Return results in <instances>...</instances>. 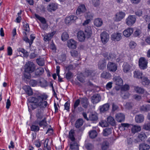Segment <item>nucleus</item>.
Returning a JSON list of instances; mask_svg holds the SVG:
<instances>
[{"label":"nucleus","instance_id":"nucleus-18","mask_svg":"<svg viewBox=\"0 0 150 150\" xmlns=\"http://www.w3.org/2000/svg\"><path fill=\"white\" fill-rule=\"evenodd\" d=\"M133 28H129L125 30L123 32L124 35L126 37H129L133 33Z\"/></svg>","mask_w":150,"mask_h":150},{"label":"nucleus","instance_id":"nucleus-23","mask_svg":"<svg viewBox=\"0 0 150 150\" xmlns=\"http://www.w3.org/2000/svg\"><path fill=\"white\" fill-rule=\"evenodd\" d=\"M55 33V31H53L50 33L47 34L44 36V40L45 41H49L52 38Z\"/></svg>","mask_w":150,"mask_h":150},{"label":"nucleus","instance_id":"nucleus-42","mask_svg":"<svg viewBox=\"0 0 150 150\" xmlns=\"http://www.w3.org/2000/svg\"><path fill=\"white\" fill-rule=\"evenodd\" d=\"M23 29L26 31V33H28L30 31V28L29 24L26 22L23 23Z\"/></svg>","mask_w":150,"mask_h":150},{"label":"nucleus","instance_id":"nucleus-2","mask_svg":"<svg viewBox=\"0 0 150 150\" xmlns=\"http://www.w3.org/2000/svg\"><path fill=\"white\" fill-rule=\"evenodd\" d=\"M47 98V95L38 93V108H40L42 111L47 105V102L45 101Z\"/></svg>","mask_w":150,"mask_h":150},{"label":"nucleus","instance_id":"nucleus-3","mask_svg":"<svg viewBox=\"0 0 150 150\" xmlns=\"http://www.w3.org/2000/svg\"><path fill=\"white\" fill-rule=\"evenodd\" d=\"M28 105L29 109L31 108L34 109L38 107V99L34 97H30L28 98Z\"/></svg>","mask_w":150,"mask_h":150},{"label":"nucleus","instance_id":"nucleus-47","mask_svg":"<svg viewBox=\"0 0 150 150\" xmlns=\"http://www.w3.org/2000/svg\"><path fill=\"white\" fill-rule=\"evenodd\" d=\"M89 135L91 138H94L97 136V132L95 130L91 131L89 132Z\"/></svg>","mask_w":150,"mask_h":150},{"label":"nucleus","instance_id":"nucleus-39","mask_svg":"<svg viewBox=\"0 0 150 150\" xmlns=\"http://www.w3.org/2000/svg\"><path fill=\"white\" fill-rule=\"evenodd\" d=\"M130 65L127 63H124L123 65V71L126 73L128 72L130 69Z\"/></svg>","mask_w":150,"mask_h":150},{"label":"nucleus","instance_id":"nucleus-57","mask_svg":"<svg viewBox=\"0 0 150 150\" xmlns=\"http://www.w3.org/2000/svg\"><path fill=\"white\" fill-rule=\"evenodd\" d=\"M38 20H39V21L41 23V24H43L47 23L45 19L43 17H41L38 16Z\"/></svg>","mask_w":150,"mask_h":150},{"label":"nucleus","instance_id":"nucleus-61","mask_svg":"<svg viewBox=\"0 0 150 150\" xmlns=\"http://www.w3.org/2000/svg\"><path fill=\"white\" fill-rule=\"evenodd\" d=\"M120 125V127L128 128L130 126H131V124H130L128 123H121Z\"/></svg>","mask_w":150,"mask_h":150},{"label":"nucleus","instance_id":"nucleus-44","mask_svg":"<svg viewBox=\"0 0 150 150\" xmlns=\"http://www.w3.org/2000/svg\"><path fill=\"white\" fill-rule=\"evenodd\" d=\"M39 125L40 126L46 127L47 124L46 121V118L44 117L42 120L40 121L38 123Z\"/></svg>","mask_w":150,"mask_h":150},{"label":"nucleus","instance_id":"nucleus-6","mask_svg":"<svg viewBox=\"0 0 150 150\" xmlns=\"http://www.w3.org/2000/svg\"><path fill=\"white\" fill-rule=\"evenodd\" d=\"M136 20L134 16H129L126 19V23L128 25L131 26L135 23Z\"/></svg>","mask_w":150,"mask_h":150},{"label":"nucleus","instance_id":"nucleus-45","mask_svg":"<svg viewBox=\"0 0 150 150\" xmlns=\"http://www.w3.org/2000/svg\"><path fill=\"white\" fill-rule=\"evenodd\" d=\"M84 16L86 19H91L93 16V15L90 12L87 11L84 13Z\"/></svg>","mask_w":150,"mask_h":150},{"label":"nucleus","instance_id":"nucleus-4","mask_svg":"<svg viewBox=\"0 0 150 150\" xmlns=\"http://www.w3.org/2000/svg\"><path fill=\"white\" fill-rule=\"evenodd\" d=\"M148 62L144 57L140 58L139 61V65L140 68L142 69H146L147 67Z\"/></svg>","mask_w":150,"mask_h":150},{"label":"nucleus","instance_id":"nucleus-13","mask_svg":"<svg viewBox=\"0 0 150 150\" xmlns=\"http://www.w3.org/2000/svg\"><path fill=\"white\" fill-rule=\"evenodd\" d=\"M58 7L57 4L56 3H52L49 4L47 7V10L49 12H52L56 10Z\"/></svg>","mask_w":150,"mask_h":150},{"label":"nucleus","instance_id":"nucleus-43","mask_svg":"<svg viewBox=\"0 0 150 150\" xmlns=\"http://www.w3.org/2000/svg\"><path fill=\"white\" fill-rule=\"evenodd\" d=\"M69 35L67 32H64L62 35L61 38L63 41H65L69 38Z\"/></svg>","mask_w":150,"mask_h":150},{"label":"nucleus","instance_id":"nucleus-7","mask_svg":"<svg viewBox=\"0 0 150 150\" xmlns=\"http://www.w3.org/2000/svg\"><path fill=\"white\" fill-rule=\"evenodd\" d=\"M100 35L102 42L103 44H105L109 40V35L106 32L104 31L101 33Z\"/></svg>","mask_w":150,"mask_h":150},{"label":"nucleus","instance_id":"nucleus-16","mask_svg":"<svg viewBox=\"0 0 150 150\" xmlns=\"http://www.w3.org/2000/svg\"><path fill=\"white\" fill-rule=\"evenodd\" d=\"M114 81L115 82V84L119 86L123 85V82L122 80L119 76H115L113 78Z\"/></svg>","mask_w":150,"mask_h":150},{"label":"nucleus","instance_id":"nucleus-24","mask_svg":"<svg viewBox=\"0 0 150 150\" xmlns=\"http://www.w3.org/2000/svg\"><path fill=\"white\" fill-rule=\"evenodd\" d=\"M40 85L42 87H45L47 86V81L44 78L40 77L39 79L38 82Z\"/></svg>","mask_w":150,"mask_h":150},{"label":"nucleus","instance_id":"nucleus-40","mask_svg":"<svg viewBox=\"0 0 150 150\" xmlns=\"http://www.w3.org/2000/svg\"><path fill=\"white\" fill-rule=\"evenodd\" d=\"M142 73L139 71H135L134 73V77L138 79H142Z\"/></svg>","mask_w":150,"mask_h":150},{"label":"nucleus","instance_id":"nucleus-10","mask_svg":"<svg viewBox=\"0 0 150 150\" xmlns=\"http://www.w3.org/2000/svg\"><path fill=\"white\" fill-rule=\"evenodd\" d=\"M122 38L121 33H113L111 37V39L115 42L120 41Z\"/></svg>","mask_w":150,"mask_h":150},{"label":"nucleus","instance_id":"nucleus-26","mask_svg":"<svg viewBox=\"0 0 150 150\" xmlns=\"http://www.w3.org/2000/svg\"><path fill=\"white\" fill-rule=\"evenodd\" d=\"M110 105L108 103H106L100 107V110L101 112H104L107 111L109 108Z\"/></svg>","mask_w":150,"mask_h":150},{"label":"nucleus","instance_id":"nucleus-19","mask_svg":"<svg viewBox=\"0 0 150 150\" xmlns=\"http://www.w3.org/2000/svg\"><path fill=\"white\" fill-rule=\"evenodd\" d=\"M115 119L116 120L119 122H121L124 121L125 116L124 114L121 113L117 114L115 115Z\"/></svg>","mask_w":150,"mask_h":150},{"label":"nucleus","instance_id":"nucleus-22","mask_svg":"<svg viewBox=\"0 0 150 150\" xmlns=\"http://www.w3.org/2000/svg\"><path fill=\"white\" fill-rule=\"evenodd\" d=\"M137 137L141 141L144 142L147 138V137L144 132H141L138 134Z\"/></svg>","mask_w":150,"mask_h":150},{"label":"nucleus","instance_id":"nucleus-58","mask_svg":"<svg viewBox=\"0 0 150 150\" xmlns=\"http://www.w3.org/2000/svg\"><path fill=\"white\" fill-rule=\"evenodd\" d=\"M86 148L88 150H91L93 148V145L90 143H87L85 145Z\"/></svg>","mask_w":150,"mask_h":150},{"label":"nucleus","instance_id":"nucleus-15","mask_svg":"<svg viewBox=\"0 0 150 150\" xmlns=\"http://www.w3.org/2000/svg\"><path fill=\"white\" fill-rule=\"evenodd\" d=\"M68 47L71 49H75L76 47V42L73 39H70L67 41Z\"/></svg>","mask_w":150,"mask_h":150},{"label":"nucleus","instance_id":"nucleus-12","mask_svg":"<svg viewBox=\"0 0 150 150\" xmlns=\"http://www.w3.org/2000/svg\"><path fill=\"white\" fill-rule=\"evenodd\" d=\"M77 37L79 40L81 42L84 41L86 36L84 33L82 31H79L77 34Z\"/></svg>","mask_w":150,"mask_h":150},{"label":"nucleus","instance_id":"nucleus-36","mask_svg":"<svg viewBox=\"0 0 150 150\" xmlns=\"http://www.w3.org/2000/svg\"><path fill=\"white\" fill-rule=\"evenodd\" d=\"M70 148L74 150H78L79 146L76 142H72L70 145Z\"/></svg>","mask_w":150,"mask_h":150},{"label":"nucleus","instance_id":"nucleus-64","mask_svg":"<svg viewBox=\"0 0 150 150\" xmlns=\"http://www.w3.org/2000/svg\"><path fill=\"white\" fill-rule=\"evenodd\" d=\"M136 45V43L133 41H131L129 44V47L132 49L134 48Z\"/></svg>","mask_w":150,"mask_h":150},{"label":"nucleus","instance_id":"nucleus-46","mask_svg":"<svg viewBox=\"0 0 150 150\" xmlns=\"http://www.w3.org/2000/svg\"><path fill=\"white\" fill-rule=\"evenodd\" d=\"M74 130L72 129L71 130L69 133V137L72 141H74L75 139V138L74 137Z\"/></svg>","mask_w":150,"mask_h":150},{"label":"nucleus","instance_id":"nucleus-5","mask_svg":"<svg viewBox=\"0 0 150 150\" xmlns=\"http://www.w3.org/2000/svg\"><path fill=\"white\" fill-rule=\"evenodd\" d=\"M87 10L84 4H81L79 5L76 10V14L78 16H82Z\"/></svg>","mask_w":150,"mask_h":150},{"label":"nucleus","instance_id":"nucleus-62","mask_svg":"<svg viewBox=\"0 0 150 150\" xmlns=\"http://www.w3.org/2000/svg\"><path fill=\"white\" fill-rule=\"evenodd\" d=\"M141 109L142 111H146L149 110V107L147 105H143L141 108Z\"/></svg>","mask_w":150,"mask_h":150},{"label":"nucleus","instance_id":"nucleus-20","mask_svg":"<svg viewBox=\"0 0 150 150\" xmlns=\"http://www.w3.org/2000/svg\"><path fill=\"white\" fill-rule=\"evenodd\" d=\"M23 89L28 96H31L33 94V91L31 88L29 86L25 85L23 87Z\"/></svg>","mask_w":150,"mask_h":150},{"label":"nucleus","instance_id":"nucleus-25","mask_svg":"<svg viewBox=\"0 0 150 150\" xmlns=\"http://www.w3.org/2000/svg\"><path fill=\"white\" fill-rule=\"evenodd\" d=\"M144 120V117L143 115L139 114L135 116V121L137 123H141Z\"/></svg>","mask_w":150,"mask_h":150},{"label":"nucleus","instance_id":"nucleus-52","mask_svg":"<svg viewBox=\"0 0 150 150\" xmlns=\"http://www.w3.org/2000/svg\"><path fill=\"white\" fill-rule=\"evenodd\" d=\"M28 33H26L25 32H23V35L24 36V37L23 38V40L26 42L29 43L30 44V40L27 37V35H28Z\"/></svg>","mask_w":150,"mask_h":150},{"label":"nucleus","instance_id":"nucleus-50","mask_svg":"<svg viewBox=\"0 0 150 150\" xmlns=\"http://www.w3.org/2000/svg\"><path fill=\"white\" fill-rule=\"evenodd\" d=\"M71 56L74 57H76L79 56V54L78 52L75 50H72L70 52Z\"/></svg>","mask_w":150,"mask_h":150},{"label":"nucleus","instance_id":"nucleus-37","mask_svg":"<svg viewBox=\"0 0 150 150\" xmlns=\"http://www.w3.org/2000/svg\"><path fill=\"white\" fill-rule=\"evenodd\" d=\"M108 122L112 126H115L116 125L115 121L113 117L111 116L108 117L107 119Z\"/></svg>","mask_w":150,"mask_h":150},{"label":"nucleus","instance_id":"nucleus-11","mask_svg":"<svg viewBox=\"0 0 150 150\" xmlns=\"http://www.w3.org/2000/svg\"><path fill=\"white\" fill-rule=\"evenodd\" d=\"M125 16V14L124 13L119 12L116 14L114 20L116 21H120Z\"/></svg>","mask_w":150,"mask_h":150},{"label":"nucleus","instance_id":"nucleus-29","mask_svg":"<svg viewBox=\"0 0 150 150\" xmlns=\"http://www.w3.org/2000/svg\"><path fill=\"white\" fill-rule=\"evenodd\" d=\"M150 148V146L147 144L142 143L139 146V150H148Z\"/></svg>","mask_w":150,"mask_h":150},{"label":"nucleus","instance_id":"nucleus-51","mask_svg":"<svg viewBox=\"0 0 150 150\" xmlns=\"http://www.w3.org/2000/svg\"><path fill=\"white\" fill-rule=\"evenodd\" d=\"M32 135L33 136V139L32 140V142H33L34 144L36 146L38 147V143L35 140V139L36 138V136L37 135L36 132H34V133H33Z\"/></svg>","mask_w":150,"mask_h":150},{"label":"nucleus","instance_id":"nucleus-28","mask_svg":"<svg viewBox=\"0 0 150 150\" xmlns=\"http://www.w3.org/2000/svg\"><path fill=\"white\" fill-rule=\"evenodd\" d=\"M80 101L82 105V106L84 108H86L88 105V99L86 98H81V100H80Z\"/></svg>","mask_w":150,"mask_h":150},{"label":"nucleus","instance_id":"nucleus-35","mask_svg":"<svg viewBox=\"0 0 150 150\" xmlns=\"http://www.w3.org/2000/svg\"><path fill=\"white\" fill-rule=\"evenodd\" d=\"M103 21L100 18H97L95 19L94 21V25L97 27H100L103 24Z\"/></svg>","mask_w":150,"mask_h":150},{"label":"nucleus","instance_id":"nucleus-27","mask_svg":"<svg viewBox=\"0 0 150 150\" xmlns=\"http://www.w3.org/2000/svg\"><path fill=\"white\" fill-rule=\"evenodd\" d=\"M83 121L82 119H78L76 122L75 124V127L77 128L81 127L83 125Z\"/></svg>","mask_w":150,"mask_h":150},{"label":"nucleus","instance_id":"nucleus-34","mask_svg":"<svg viewBox=\"0 0 150 150\" xmlns=\"http://www.w3.org/2000/svg\"><path fill=\"white\" fill-rule=\"evenodd\" d=\"M17 51L23 54V56L27 57L28 56V53L25 50L22 48H19L17 49Z\"/></svg>","mask_w":150,"mask_h":150},{"label":"nucleus","instance_id":"nucleus-63","mask_svg":"<svg viewBox=\"0 0 150 150\" xmlns=\"http://www.w3.org/2000/svg\"><path fill=\"white\" fill-rule=\"evenodd\" d=\"M80 100L79 99H77L75 101L74 105V110H75L77 107V106L79 105L80 104Z\"/></svg>","mask_w":150,"mask_h":150},{"label":"nucleus","instance_id":"nucleus-41","mask_svg":"<svg viewBox=\"0 0 150 150\" xmlns=\"http://www.w3.org/2000/svg\"><path fill=\"white\" fill-rule=\"evenodd\" d=\"M112 133V129L110 128H106L103 131V135L104 136H107Z\"/></svg>","mask_w":150,"mask_h":150},{"label":"nucleus","instance_id":"nucleus-14","mask_svg":"<svg viewBox=\"0 0 150 150\" xmlns=\"http://www.w3.org/2000/svg\"><path fill=\"white\" fill-rule=\"evenodd\" d=\"M84 31L85 33H84L86 35V38L88 39L90 38L92 34L91 27L90 26H87L86 27Z\"/></svg>","mask_w":150,"mask_h":150},{"label":"nucleus","instance_id":"nucleus-59","mask_svg":"<svg viewBox=\"0 0 150 150\" xmlns=\"http://www.w3.org/2000/svg\"><path fill=\"white\" fill-rule=\"evenodd\" d=\"M38 65L42 66L44 65V60L43 58L38 59Z\"/></svg>","mask_w":150,"mask_h":150},{"label":"nucleus","instance_id":"nucleus-8","mask_svg":"<svg viewBox=\"0 0 150 150\" xmlns=\"http://www.w3.org/2000/svg\"><path fill=\"white\" fill-rule=\"evenodd\" d=\"M108 69L110 72H114L117 69V66L114 63L109 62L107 65Z\"/></svg>","mask_w":150,"mask_h":150},{"label":"nucleus","instance_id":"nucleus-33","mask_svg":"<svg viewBox=\"0 0 150 150\" xmlns=\"http://www.w3.org/2000/svg\"><path fill=\"white\" fill-rule=\"evenodd\" d=\"M98 120L97 114L96 113H91L89 115V120L96 121Z\"/></svg>","mask_w":150,"mask_h":150},{"label":"nucleus","instance_id":"nucleus-1","mask_svg":"<svg viewBox=\"0 0 150 150\" xmlns=\"http://www.w3.org/2000/svg\"><path fill=\"white\" fill-rule=\"evenodd\" d=\"M25 70L24 76L26 79H30L31 78V75L30 73L33 72L35 70V65L33 63L29 62L25 64Z\"/></svg>","mask_w":150,"mask_h":150},{"label":"nucleus","instance_id":"nucleus-60","mask_svg":"<svg viewBox=\"0 0 150 150\" xmlns=\"http://www.w3.org/2000/svg\"><path fill=\"white\" fill-rule=\"evenodd\" d=\"M43 111L42 110H40V112H39L38 113V119L42 120L44 119V117H45L43 114Z\"/></svg>","mask_w":150,"mask_h":150},{"label":"nucleus","instance_id":"nucleus-31","mask_svg":"<svg viewBox=\"0 0 150 150\" xmlns=\"http://www.w3.org/2000/svg\"><path fill=\"white\" fill-rule=\"evenodd\" d=\"M131 126H132L131 130L133 133L135 134L141 130V127L139 126L133 125H131Z\"/></svg>","mask_w":150,"mask_h":150},{"label":"nucleus","instance_id":"nucleus-32","mask_svg":"<svg viewBox=\"0 0 150 150\" xmlns=\"http://www.w3.org/2000/svg\"><path fill=\"white\" fill-rule=\"evenodd\" d=\"M94 71L88 70H86L84 73V76L87 77L91 76V77H93L95 75Z\"/></svg>","mask_w":150,"mask_h":150},{"label":"nucleus","instance_id":"nucleus-54","mask_svg":"<svg viewBox=\"0 0 150 150\" xmlns=\"http://www.w3.org/2000/svg\"><path fill=\"white\" fill-rule=\"evenodd\" d=\"M143 128L146 130L150 131V122L145 124L143 125Z\"/></svg>","mask_w":150,"mask_h":150},{"label":"nucleus","instance_id":"nucleus-56","mask_svg":"<svg viewBox=\"0 0 150 150\" xmlns=\"http://www.w3.org/2000/svg\"><path fill=\"white\" fill-rule=\"evenodd\" d=\"M72 76V73L69 71H68L65 75L66 78L67 80L70 79L71 78Z\"/></svg>","mask_w":150,"mask_h":150},{"label":"nucleus","instance_id":"nucleus-49","mask_svg":"<svg viewBox=\"0 0 150 150\" xmlns=\"http://www.w3.org/2000/svg\"><path fill=\"white\" fill-rule=\"evenodd\" d=\"M135 90L137 93H143L144 92V90L141 87H136L135 88Z\"/></svg>","mask_w":150,"mask_h":150},{"label":"nucleus","instance_id":"nucleus-30","mask_svg":"<svg viewBox=\"0 0 150 150\" xmlns=\"http://www.w3.org/2000/svg\"><path fill=\"white\" fill-rule=\"evenodd\" d=\"M101 149L102 150H108L109 147V143L107 141H105L101 144Z\"/></svg>","mask_w":150,"mask_h":150},{"label":"nucleus","instance_id":"nucleus-21","mask_svg":"<svg viewBox=\"0 0 150 150\" xmlns=\"http://www.w3.org/2000/svg\"><path fill=\"white\" fill-rule=\"evenodd\" d=\"M77 18V17L73 15L67 17L65 19V22L66 24H68L71 22H73Z\"/></svg>","mask_w":150,"mask_h":150},{"label":"nucleus","instance_id":"nucleus-55","mask_svg":"<svg viewBox=\"0 0 150 150\" xmlns=\"http://www.w3.org/2000/svg\"><path fill=\"white\" fill-rule=\"evenodd\" d=\"M40 26L42 29L46 30L48 28V25L47 23L43 24H40Z\"/></svg>","mask_w":150,"mask_h":150},{"label":"nucleus","instance_id":"nucleus-53","mask_svg":"<svg viewBox=\"0 0 150 150\" xmlns=\"http://www.w3.org/2000/svg\"><path fill=\"white\" fill-rule=\"evenodd\" d=\"M133 106V104L131 102H127L126 103L125 107L127 109H131Z\"/></svg>","mask_w":150,"mask_h":150},{"label":"nucleus","instance_id":"nucleus-38","mask_svg":"<svg viewBox=\"0 0 150 150\" xmlns=\"http://www.w3.org/2000/svg\"><path fill=\"white\" fill-rule=\"evenodd\" d=\"M101 77L103 78L108 79L110 77L111 74L109 72L104 71L101 74Z\"/></svg>","mask_w":150,"mask_h":150},{"label":"nucleus","instance_id":"nucleus-9","mask_svg":"<svg viewBox=\"0 0 150 150\" xmlns=\"http://www.w3.org/2000/svg\"><path fill=\"white\" fill-rule=\"evenodd\" d=\"M101 99V97L99 94L96 93L93 95L91 97V101L94 104L99 102Z\"/></svg>","mask_w":150,"mask_h":150},{"label":"nucleus","instance_id":"nucleus-17","mask_svg":"<svg viewBox=\"0 0 150 150\" xmlns=\"http://www.w3.org/2000/svg\"><path fill=\"white\" fill-rule=\"evenodd\" d=\"M106 65V62L105 59H100L98 64V68L100 70H103L105 67Z\"/></svg>","mask_w":150,"mask_h":150},{"label":"nucleus","instance_id":"nucleus-48","mask_svg":"<svg viewBox=\"0 0 150 150\" xmlns=\"http://www.w3.org/2000/svg\"><path fill=\"white\" fill-rule=\"evenodd\" d=\"M142 83L143 85H148L149 83V81L147 78H142Z\"/></svg>","mask_w":150,"mask_h":150}]
</instances>
